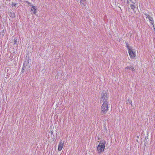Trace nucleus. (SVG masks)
<instances>
[{"mask_svg": "<svg viewBox=\"0 0 155 155\" xmlns=\"http://www.w3.org/2000/svg\"><path fill=\"white\" fill-rule=\"evenodd\" d=\"M21 2H23V1H24V0H20Z\"/></svg>", "mask_w": 155, "mask_h": 155, "instance_id": "412c9836", "label": "nucleus"}, {"mask_svg": "<svg viewBox=\"0 0 155 155\" xmlns=\"http://www.w3.org/2000/svg\"><path fill=\"white\" fill-rule=\"evenodd\" d=\"M29 67H28V66H27L23 65L22 68V70H25L27 69Z\"/></svg>", "mask_w": 155, "mask_h": 155, "instance_id": "f8f14e48", "label": "nucleus"}, {"mask_svg": "<svg viewBox=\"0 0 155 155\" xmlns=\"http://www.w3.org/2000/svg\"><path fill=\"white\" fill-rule=\"evenodd\" d=\"M144 14L145 15L146 18L149 19L150 23L153 25V23H154V21L152 17L150 16L149 15L147 14L146 13H144Z\"/></svg>", "mask_w": 155, "mask_h": 155, "instance_id": "20e7f679", "label": "nucleus"}, {"mask_svg": "<svg viewBox=\"0 0 155 155\" xmlns=\"http://www.w3.org/2000/svg\"><path fill=\"white\" fill-rule=\"evenodd\" d=\"M29 58L28 59H26L25 60L24 63L23 64V65L28 66V67H29V65H28L29 63Z\"/></svg>", "mask_w": 155, "mask_h": 155, "instance_id": "0eeeda50", "label": "nucleus"}, {"mask_svg": "<svg viewBox=\"0 0 155 155\" xmlns=\"http://www.w3.org/2000/svg\"><path fill=\"white\" fill-rule=\"evenodd\" d=\"M64 145V142H63L62 140H61L58 144V150L60 151L61 150Z\"/></svg>", "mask_w": 155, "mask_h": 155, "instance_id": "39448f33", "label": "nucleus"}, {"mask_svg": "<svg viewBox=\"0 0 155 155\" xmlns=\"http://www.w3.org/2000/svg\"><path fill=\"white\" fill-rule=\"evenodd\" d=\"M129 55L131 58L134 59L136 55L135 54V52H133L132 49H129V51H128Z\"/></svg>", "mask_w": 155, "mask_h": 155, "instance_id": "7ed1b4c3", "label": "nucleus"}, {"mask_svg": "<svg viewBox=\"0 0 155 155\" xmlns=\"http://www.w3.org/2000/svg\"><path fill=\"white\" fill-rule=\"evenodd\" d=\"M130 1H131V2H132V0H130Z\"/></svg>", "mask_w": 155, "mask_h": 155, "instance_id": "4be33fe9", "label": "nucleus"}, {"mask_svg": "<svg viewBox=\"0 0 155 155\" xmlns=\"http://www.w3.org/2000/svg\"><path fill=\"white\" fill-rule=\"evenodd\" d=\"M12 17H15V14L13 13V14H12Z\"/></svg>", "mask_w": 155, "mask_h": 155, "instance_id": "a211bd4d", "label": "nucleus"}, {"mask_svg": "<svg viewBox=\"0 0 155 155\" xmlns=\"http://www.w3.org/2000/svg\"><path fill=\"white\" fill-rule=\"evenodd\" d=\"M101 96V99H103L104 101L101 107V115H104L107 111L108 102L107 101L108 100V97L106 91H104L102 93Z\"/></svg>", "mask_w": 155, "mask_h": 155, "instance_id": "f257e3e1", "label": "nucleus"}, {"mask_svg": "<svg viewBox=\"0 0 155 155\" xmlns=\"http://www.w3.org/2000/svg\"><path fill=\"white\" fill-rule=\"evenodd\" d=\"M127 102L130 103V104H131V105H132V101L130 100H129V99H128V100H127Z\"/></svg>", "mask_w": 155, "mask_h": 155, "instance_id": "2eb2a0df", "label": "nucleus"}, {"mask_svg": "<svg viewBox=\"0 0 155 155\" xmlns=\"http://www.w3.org/2000/svg\"><path fill=\"white\" fill-rule=\"evenodd\" d=\"M25 70H23L22 69L21 72V73H23L24 72V71H25Z\"/></svg>", "mask_w": 155, "mask_h": 155, "instance_id": "6ab92c4d", "label": "nucleus"}, {"mask_svg": "<svg viewBox=\"0 0 155 155\" xmlns=\"http://www.w3.org/2000/svg\"><path fill=\"white\" fill-rule=\"evenodd\" d=\"M85 0H81L80 4L82 7H84L85 6V4L86 3Z\"/></svg>", "mask_w": 155, "mask_h": 155, "instance_id": "6e6552de", "label": "nucleus"}, {"mask_svg": "<svg viewBox=\"0 0 155 155\" xmlns=\"http://www.w3.org/2000/svg\"><path fill=\"white\" fill-rule=\"evenodd\" d=\"M31 12L32 14H35L37 12L36 10V7L32 6L31 9Z\"/></svg>", "mask_w": 155, "mask_h": 155, "instance_id": "423d86ee", "label": "nucleus"}, {"mask_svg": "<svg viewBox=\"0 0 155 155\" xmlns=\"http://www.w3.org/2000/svg\"><path fill=\"white\" fill-rule=\"evenodd\" d=\"M26 3H27L28 5H29L30 6H32V5H31V3H30V2H28V1H26Z\"/></svg>", "mask_w": 155, "mask_h": 155, "instance_id": "dca6fc26", "label": "nucleus"}, {"mask_svg": "<svg viewBox=\"0 0 155 155\" xmlns=\"http://www.w3.org/2000/svg\"><path fill=\"white\" fill-rule=\"evenodd\" d=\"M14 44L15 45H18V41H17V39L16 38H15L14 39Z\"/></svg>", "mask_w": 155, "mask_h": 155, "instance_id": "9b49d317", "label": "nucleus"}, {"mask_svg": "<svg viewBox=\"0 0 155 155\" xmlns=\"http://www.w3.org/2000/svg\"><path fill=\"white\" fill-rule=\"evenodd\" d=\"M125 68L129 69V70H131L132 71H134L135 70L134 68L132 66H127Z\"/></svg>", "mask_w": 155, "mask_h": 155, "instance_id": "1a4fd4ad", "label": "nucleus"}, {"mask_svg": "<svg viewBox=\"0 0 155 155\" xmlns=\"http://www.w3.org/2000/svg\"><path fill=\"white\" fill-rule=\"evenodd\" d=\"M126 47L127 48L128 51H129V49H132L129 46L128 44L127 43H126Z\"/></svg>", "mask_w": 155, "mask_h": 155, "instance_id": "ddd939ff", "label": "nucleus"}, {"mask_svg": "<svg viewBox=\"0 0 155 155\" xmlns=\"http://www.w3.org/2000/svg\"><path fill=\"white\" fill-rule=\"evenodd\" d=\"M16 5V4H13V5L15 6Z\"/></svg>", "mask_w": 155, "mask_h": 155, "instance_id": "aec40b11", "label": "nucleus"}, {"mask_svg": "<svg viewBox=\"0 0 155 155\" xmlns=\"http://www.w3.org/2000/svg\"><path fill=\"white\" fill-rule=\"evenodd\" d=\"M51 135H53V132L52 131H51Z\"/></svg>", "mask_w": 155, "mask_h": 155, "instance_id": "f3484780", "label": "nucleus"}, {"mask_svg": "<svg viewBox=\"0 0 155 155\" xmlns=\"http://www.w3.org/2000/svg\"><path fill=\"white\" fill-rule=\"evenodd\" d=\"M124 1V3H126L127 5H128V0H123Z\"/></svg>", "mask_w": 155, "mask_h": 155, "instance_id": "4468645a", "label": "nucleus"}, {"mask_svg": "<svg viewBox=\"0 0 155 155\" xmlns=\"http://www.w3.org/2000/svg\"><path fill=\"white\" fill-rule=\"evenodd\" d=\"M106 142L105 140L101 141L97 147V151L99 153L103 152L104 149Z\"/></svg>", "mask_w": 155, "mask_h": 155, "instance_id": "f03ea898", "label": "nucleus"}, {"mask_svg": "<svg viewBox=\"0 0 155 155\" xmlns=\"http://www.w3.org/2000/svg\"><path fill=\"white\" fill-rule=\"evenodd\" d=\"M130 6L131 9L134 11V9L136 8V6L133 4H130Z\"/></svg>", "mask_w": 155, "mask_h": 155, "instance_id": "9d476101", "label": "nucleus"}, {"mask_svg": "<svg viewBox=\"0 0 155 155\" xmlns=\"http://www.w3.org/2000/svg\"><path fill=\"white\" fill-rule=\"evenodd\" d=\"M132 3H133V4H135V3H134V2H132Z\"/></svg>", "mask_w": 155, "mask_h": 155, "instance_id": "5701e85b", "label": "nucleus"}]
</instances>
